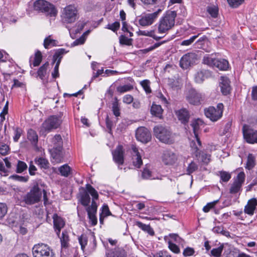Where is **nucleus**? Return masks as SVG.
Here are the masks:
<instances>
[{
  "label": "nucleus",
  "mask_w": 257,
  "mask_h": 257,
  "mask_svg": "<svg viewBox=\"0 0 257 257\" xmlns=\"http://www.w3.org/2000/svg\"><path fill=\"white\" fill-rule=\"evenodd\" d=\"M112 110L113 114L117 117L120 115V109L117 99L112 103Z\"/></svg>",
  "instance_id": "5fc2aeb1"
},
{
  "label": "nucleus",
  "mask_w": 257,
  "mask_h": 257,
  "mask_svg": "<svg viewBox=\"0 0 257 257\" xmlns=\"http://www.w3.org/2000/svg\"><path fill=\"white\" fill-rule=\"evenodd\" d=\"M176 114L178 119L182 123L185 124L188 122L189 119V114L186 109L182 108L176 111Z\"/></svg>",
  "instance_id": "393cba45"
},
{
  "label": "nucleus",
  "mask_w": 257,
  "mask_h": 257,
  "mask_svg": "<svg viewBox=\"0 0 257 257\" xmlns=\"http://www.w3.org/2000/svg\"><path fill=\"white\" fill-rule=\"evenodd\" d=\"M208 72V71H205L204 72L203 71H200L197 72V73L195 75V82L196 83H202L205 77V75Z\"/></svg>",
  "instance_id": "a18cd8bd"
},
{
  "label": "nucleus",
  "mask_w": 257,
  "mask_h": 257,
  "mask_svg": "<svg viewBox=\"0 0 257 257\" xmlns=\"http://www.w3.org/2000/svg\"><path fill=\"white\" fill-rule=\"evenodd\" d=\"M223 109V103H219L216 107L211 106L205 108L204 113L205 116L211 121L216 122L222 117Z\"/></svg>",
  "instance_id": "7ed1b4c3"
},
{
  "label": "nucleus",
  "mask_w": 257,
  "mask_h": 257,
  "mask_svg": "<svg viewBox=\"0 0 257 257\" xmlns=\"http://www.w3.org/2000/svg\"><path fill=\"white\" fill-rule=\"evenodd\" d=\"M163 162L167 165L174 164L177 160L176 155L169 150L164 151L162 156Z\"/></svg>",
  "instance_id": "aec40b11"
},
{
  "label": "nucleus",
  "mask_w": 257,
  "mask_h": 257,
  "mask_svg": "<svg viewBox=\"0 0 257 257\" xmlns=\"http://www.w3.org/2000/svg\"><path fill=\"white\" fill-rule=\"evenodd\" d=\"M61 123L60 116L52 115L47 119L42 124V127L48 132L58 128Z\"/></svg>",
  "instance_id": "1a4fd4ad"
},
{
  "label": "nucleus",
  "mask_w": 257,
  "mask_h": 257,
  "mask_svg": "<svg viewBox=\"0 0 257 257\" xmlns=\"http://www.w3.org/2000/svg\"><path fill=\"white\" fill-rule=\"evenodd\" d=\"M55 40L49 39V37H47L45 39L44 41V46L46 49H48L49 46L51 45H54Z\"/></svg>",
  "instance_id": "774afa93"
},
{
  "label": "nucleus",
  "mask_w": 257,
  "mask_h": 257,
  "mask_svg": "<svg viewBox=\"0 0 257 257\" xmlns=\"http://www.w3.org/2000/svg\"><path fill=\"white\" fill-rule=\"evenodd\" d=\"M212 231L215 233H220L225 236H229V232L224 230L222 226H216L212 228Z\"/></svg>",
  "instance_id": "a19ab883"
},
{
  "label": "nucleus",
  "mask_w": 257,
  "mask_h": 257,
  "mask_svg": "<svg viewBox=\"0 0 257 257\" xmlns=\"http://www.w3.org/2000/svg\"><path fill=\"white\" fill-rule=\"evenodd\" d=\"M255 165V158L252 154H249L247 157L246 166L245 168L250 170L254 167Z\"/></svg>",
  "instance_id": "ea45409f"
},
{
  "label": "nucleus",
  "mask_w": 257,
  "mask_h": 257,
  "mask_svg": "<svg viewBox=\"0 0 257 257\" xmlns=\"http://www.w3.org/2000/svg\"><path fill=\"white\" fill-rule=\"evenodd\" d=\"M136 137L138 141L147 143L151 139V134L149 131L145 127H138L136 132Z\"/></svg>",
  "instance_id": "f8f14e48"
},
{
  "label": "nucleus",
  "mask_w": 257,
  "mask_h": 257,
  "mask_svg": "<svg viewBox=\"0 0 257 257\" xmlns=\"http://www.w3.org/2000/svg\"><path fill=\"white\" fill-rule=\"evenodd\" d=\"M58 170L61 175L65 177H67L72 174V169L67 164H64L60 166Z\"/></svg>",
  "instance_id": "7c9ffc66"
},
{
  "label": "nucleus",
  "mask_w": 257,
  "mask_h": 257,
  "mask_svg": "<svg viewBox=\"0 0 257 257\" xmlns=\"http://www.w3.org/2000/svg\"><path fill=\"white\" fill-rule=\"evenodd\" d=\"M136 225L138 226L140 228L144 230V231H146L151 235H154V231L153 229L151 227L150 225H147L144 224L141 221H137Z\"/></svg>",
  "instance_id": "473e14b6"
},
{
  "label": "nucleus",
  "mask_w": 257,
  "mask_h": 257,
  "mask_svg": "<svg viewBox=\"0 0 257 257\" xmlns=\"http://www.w3.org/2000/svg\"><path fill=\"white\" fill-rule=\"evenodd\" d=\"M78 241L81 245V248L82 250H84L86 245L87 244L88 241L86 235L84 234H82L79 237Z\"/></svg>",
  "instance_id": "603ef678"
},
{
  "label": "nucleus",
  "mask_w": 257,
  "mask_h": 257,
  "mask_svg": "<svg viewBox=\"0 0 257 257\" xmlns=\"http://www.w3.org/2000/svg\"><path fill=\"white\" fill-rule=\"evenodd\" d=\"M47 65H42L38 70L36 77H39L41 80H44L47 74Z\"/></svg>",
  "instance_id": "72a5a7b5"
},
{
  "label": "nucleus",
  "mask_w": 257,
  "mask_h": 257,
  "mask_svg": "<svg viewBox=\"0 0 257 257\" xmlns=\"http://www.w3.org/2000/svg\"><path fill=\"white\" fill-rule=\"evenodd\" d=\"M154 134L161 142L165 144H172L173 140L170 132L162 125H157L154 128Z\"/></svg>",
  "instance_id": "0eeeda50"
},
{
  "label": "nucleus",
  "mask_w": 257,
  "mask_h": 257,
  "mask_svg": "<svg viewBox=\"0 0 257 257\" xmlns=\"http://www.w3.org/2000/svg\"><path fill=\"white\" fill-rule=\"evenodd\" d=\"M177 16L175 11H167L161 18L159 26V33H165L171 29L175 25V20Z\"/></svg>",
  "instance_id": "f257e3e1"
},
{
  "label": "nucleus",
  "mask_w": 257,
  "mask_h": 257,
  "mask_svg": "<svg viewBox=\"0 0 257 257\" xmlns=\"http://www.w3.org/2000/svg\"><path fill=\"white\" fill-rule=\"evenodd\" d=\"M154 257H171V255L166 250H161L153 255Z\"/></svg>",
  "instance_id": "69168bd1"
},
{
  "label": "nucleus",
  "mask_w": 257,
  "mask_h": 257,
  "mask_svg": "<svg viewBox=\"0 0 257 257\" xmlns=\"http://www.w3.org/2000/svg\"><path fill=\"white\" fill-rule=\"evenodd\" d=\"M77 10L74 6L69 5L65 7L62 15V21L64 23H74L78 19Z\"/></svg>",
  "instance_id": "6e6552de"
},
{
  "label": "nucleus",
  "mask_w": 257,
  "mask_h": 257,
  "mask_svg": "<svg viewBox=\"0 0 257 257\" xmlns=\"http://www.w3.org/2000/svg\"><path fill=\"white\" fill-rule=\"evenodd\" d=\"M107 257H126V253L122 247H115L114 249L108 250L106 252Z\"/></svg>",
  "instance_id": "b1692460"
},
{
  "label": "nucleus",
  "mask_w": 257,
  "mask_h": 257,
  "mask_svg": "<svg viewBox=\"0 0 257 257\" xmlns=\"http://www.w3.org/2000/svg\"><path fill=\"white\" fill-rule=\"evenodd\" d=\"M7 212V206L6 204L0 203V219L3 218Z\"/></svg>",
  "instance_id": "052dcab7"
},
{
  "label": "nucleus",
  "mask_w": 257,
  "mask_h": 257,
  "mask_svg": "<svg viewBox=\"0 0 257 257\" xmlns=\"http://www.w3.org/2000/svg\"><path fill=\"white\" fill-rule=\"evenodd\" d=\"M230 81L228 77L221 76L220 81V87L222 93L226 95L229 94L231 90Z\"/></svg>",
  "instance_id": "4be33fe9"
},
{
  "label": "nucleus",
  "mask_w": 257,
  "mask_h": 257,
  "mask_svg": "<svg viewBox=\"0 0 257 257\" xmlns=\"http://www.w3.org/2000/svg\"><path fill=\"white\" fill-rule=\"evenodd\" d=\"M168 244L169 248L172 251L176 253L179 252L180 249L177 245L172 243L171 241H169Z\"/></svg>",
  "instance_id": "0e129e2a"
},
{
  "label": "nucleus",
  "mask_w": 257,
  "mask_h": 257,
  "mask_svg": "<svg viewBox=\"0 0 257 257\" xmlns=\"http://www.w3.org/2000/svg\"><path fill=\"white\" fill-rule=\"evenodd\" d=\"M218 202V200L214 201L212 202H210L207 203L205 206H204L203 208V210L205 212H208L210 211L211 209L214 207L215 204Z\"/></svg>",
  "instance_id": "e2e57ef3"
},
{
  "label": "nucleus",
  "mask_w": 257,
  "mask_h": 257,
  "mask_svg": "<svg viewBox=\"0 0 257 257\" xmlns=\"http://www.w3.org/2000/svg\"><path fill=\"white\" fill-rule=\"evenodd\" d=\"M120 27V23L118 22H115L112 24H108L106 28L112 30L113 32H116L117 30L119 29Z\"/></svg>",
  "instance_id": "680f3d73"
},
{
  "label": "nucleus",
  "mask_w": 257,
  "mask_h": 257,
  "mask_svg": "<svg viewBox=\"0 0 257 257\" xmlns=\"http://www.w3.org/2000/svg\"><path fill=\"white\" fill-rule=\"evenodd\" d=\"M245 180V174L244 172H241L238 174L236 178L234 179L229 189V193L231 194H235L239 192L242 184Z\"/></svg>",
  "instance_id": "9d476101"
},
{
  "label": "nucleus",
  "mask_w": 257,
  "mask_h": 257,
  "mask_svg": "<svg viewBox=\"0 0 257 257\" xmlns=\"http://www.w3.org/2000/svg\"><path fill=\"white\" fill-rule=\"evenodd\" d=\"M205 96L203 94L196 92L194 90V105L201 104L204 102Z\"/></svg>",
  "instance_id": "e433bc0d"
},
{
  "label": "nucleus",
  "mask_w": 257,
  "mask_h": 257,
  "mask_svg": "<svg viewBox=\"0 0 257 257\" xmlns=\"http://www.w3.org/2000/svg\"><path fill=\"white\" fill-rule=\"evenodd\" d=\"M218 175L220 177V182H227L231 178V174L224 171H220L218 172Z\"/></svg>",
  "instance_id": "4c0bfd02"
},
{
  "label": "nucleus",
  "mask_w": 257,
  "mask_h": 257,
  "mask_svg": "<svg viewBox=\"0 0 257 257\" xmlns=\"http://www.w3.org/2000/svg\"><path fill=\"white\" fill-rule=\"evenodd\" d=\"M162 11L161 9H159L154 13L146 15L139 20V24L142 26H147L152 25Z\"/></svg>",
  "instance_id": "f3484780"
},
{
  "label": "nucleus",
  "mask_w": 257,
  "mask_h": 257,
  "mask_svg": "<svg viewBox=\"0 0 257 257\" xmlns=\"http://www.w3.org/2000/svg\"><path fill=\"white\" fill-rule=\"evenodd\" d=\"M35 163L42 168L48 169L49 168V163L48 161L43 157L36 158L35 159Z\"/></svg>",
  "instance_id": "f704fd0d"
},
{
  "label": "nucleus",
  "mask_w": 257,
  "mask_h": 257,
  "mask_svg": "<svg viewBox=\"0 0 257 257\" xmlns=\"http://www.w3.org/2000/svg\"><path fill=\"white\" fill-rule=\"evenodd\" d=\"M0 174L3 176L8 175V171L5 168L3 162L0 160Z\"/></svg>",
  "instance_id": "338daca9"
},
{
  "label": "nucleus",
  "mask_w": 257,
  "mask_h": 257,
  "mask_svg": "<svg viewBox=\"0 0 257 257\" xmlns=\"http://www.w3.org/2000/svg\"><path fill=\"white\" fill-rule=\"evenodd\" d=\"M141 85L147 93L151 92V89L150 86V82L148 80H144L141 82Z\"/></svg>",
  "instance_id": "6e6d98bb"
},
{
  "label": "nucleus",
  "mask_w": 257,
  "mask_h": 257,
  "mask_svg": "<svg viewBox=\"0 0 257 257\" xmlns=\"http://www.w3.org/2000/svg\"><path fill=\"white\" fill-rule=\"evenodd\" d=\"M119 43L121 45H125L131 46L132 45L133 39L132 38H128L124 35H121L119 38Z\"/></svg>",
  "instance_id": "8fccbe9b"
},
{
  "label": "nucleus",
  "mask_w": 257,
  "mask_h": 257,
  "mask_svg": "<svg viewBox=\"0 0 257 257\" xmlns=\"http://www.w3.org/2000/svg\"><path fill=\"white\" fill-rule=\"evenodd\" d=\"M229 5L233 8H235L240 5L244 0H227Z\"/></svg>",
  "instance_id": "13d9d810"
},
{
  "label": "nucleus",
  "mask_w": 257,
  "mask_h": 257,
  "mask_svg": "<svg viewBox=\"0 0 257 257\" xmlns=\"http://www.w3.org/2000/svg\"><path fill=\"white\" fill-rule=\"evenodd\" d=\"M86 191H84L80 193L79 201L84 206H87L90 202L89 194L92 197V201L98 198V194L97 191L90 184L86 185Z\"/></svg>",
  "instance_id": "423d86ee"
},
{
  "label": "nucleus",
  "mask_w": 257,
  "mask_h": 257,
  "mask_svg": "<svg viewBox=\"0 0 257 257\" xmlns=\"http://www.w3.org/2000/svg\"><path fill=\"white\" fill-rule=\"evenodd\" d=\"M51 146L52 148L63 147L62 139L60 135H56L51 139Z\"/></svg>",
  "instance_id": "2f4dec72"
},
{
  "label": "nucleus",
  "mask_w": 257,
  "mask_h": 257,
  "mask_svg": "<svg viewBox=\"0 0 257 257\" xmlns=\"http://www.w3.org/2000/svg\"><path fill=\"white\" fill-rule=\"evenodd\" d=\"M131 150L132 163L137 168H140L143 164V161L139 149L135 145H132Z\"/></svg>",
  "instance_id": "2eb2a0df"
},
{
  "label": "nucleus",
  "mask_w": 257,
  "mask_h": 257,
  "mask_svg": "<svg viewBox=\"0 0 257 257\" xmlns=\"http://www.w3.org/2000/svg\"><path fill=\"white\" fill-rule=\"evenodd\" d=\"M61 246L63 248H67L69 245V237L66 231H63L62 236L60 237Z\"/></svg>",
  "instance_id": "c9c22d12"
},
{
  "label": "nucleus",
  "mask_w": 257,
  "mask_h": 257,
  "mask_svg": "<svg viewBox=\"0 0 257 257\" xmlns=\"http://www.w3.org/2000/svg\"><path fill=\"white\" fill-rule=\"evenodd\" d=\"M10 178L21 182H27L29 179V177L28 176H21L16 174L11 175Z\"/></svg>",
  "instance_id": "49530a36"
},
{
  "label": "nucleus",
  "mask_w": 257,
  "mask_h": 257,
  "mask_svg": "<svg viewBox=\"0 0 257 257\" xmlns=\"http://www.w3.org/2000/svg\"><path fill=\"white\" fill-rule=\"evenodd\" d=\"M63 147H55L49 149L51 155L54 162L58 163H60L63 159V155L62 152Z\"/></svg>",
  "instance_id": "5701e85b"
},
{
  "label": "nucleus",
  "mask_w": 257,
  "mask_h": 257,
  "mask_svg": "<svg viewBox=\"0 0 257 257\" xmlns=\"http://www.w3.org/2000/svg\"><path fill=\"white\" fill-rule=\"evenodd\" d=\"M42 197V191L38 184L35 185L23 197L27 205H33L39 202Z\"/></svg>",
  "instance_id": "39448f33"
},
{
  "label": "nucleus",
  "mask_w": 257,
  "mask_h": 257,
  "mask_svg": "<svg viewBox=\"0 0 257 257\" xmlns=\"http://www.w3.org/2000/svg\"><path fill=\"white\" fill-rule=\"evenodd\" d=\"M28 168L26 163L22 161H18L17 165L16 172L17 173H22Z\"/></svg>",
  "instance_id": "37998d69"
},
{
  "label": "nucleus",
  "mask_w": 257,
  "mask_h": 257,
  "mask_svg": "<svg viewBox=\"0 0 257 257\" xmlns=\"http://www.w3.org/2000/svg\"><path fill=\"white\" fill-rule=\"evenodd\" d=\"M243 137L248 144H253L257 143V131L252 128H243Z\"/></svg>",
  "instance_id": "a211bd4d"
},
{
  "label": "nucleus",
  "mask_w": 257,
  "mask_h": 257,
  "mask_svg": "<svg viewBox=\"0 0 257 257\" xmlns=\"http://www.w3.org/2000/svg\"><path fill=\"white\" fill-rule=\"evenodd\" d=\"M13 130L14 131V136L13 137V140L15 142H18L19 139L20 138L22 135L23 130L21 128L19 127H14Z\"/></svg>",
  "instance_id": "de8ad7c7"
},
{
  "label": "nucleus",
  "mask_w": 257,
  "mask_h": 257,
  "mask_svg": "<svg viewBox=\"0 0 257 257\" xmlns=\"http://www.w3.org/2000/svg\"><path fill=\"white\" fill-rule=\"evenodd\" d=\"M97 208V204L94 200L92 201L91 205L86 208L89 223L92 226L96 225L97 223V219L96 216Z\"/></svg>",
  "instance_id": "dca6fc26"
},
{
  "label": "nucleus",
  "mask_w": 257,
  "mask_h": 257,
  "mask_svg": "<svg viewBox=\"0 0 257 257\" xmlns=\"http://www.w3.org/2000/svg\"><path fill=\"white\" fill-rule=\"evenodd\" d=\"M10 152V146L6 139L2 137L0 139V154L2 156H6Z\"/></svg>",
  "instance_id": "bb28decb"
},
{
  "label": "nucleus",
  "mask_w": 257,
  "mask_h": 257,
  "mask_svg": "<svg viewBox=\"0 0 257 257\" xmlns=\"http://www.w3.org/2000/svg\"><path fill=\"white\" fill-rule=\"evenodd\" d=\"M141 177L143 180L153 179L152 178V172L147 168H144L143 170L141 172Z\"/></svg>",
  "instance_id": "c03bdc74"
},
{
  "label": "nucleus",
  "mask_w": 257,
  "mask_h": 257,
  "mask_svg": "<svg viewBox=\"0 0 257 257\" xmlns=\"http://www.w3.org/2000/svg\"><path fill=\"white\" fill-rule=\"evenodd\" d=\"M200 126H204L202 120L199 118L194 120V149H195L196 147L199 149L202 147L201 141L197 133Z\"/></svg>",
  "instance_id": "ddd939ff"
},
{
  "label": "nucleus",
  "mask_w": 257,
  "mask_h": 257,
  "mask_svg": "<svg viewBox=\"0 0 257 257\" xmlns=\"http://www.w3.org/2000/svg\"><path fill=\"white\" fill-rule=\"evenodd\" d=\"M133 87L130 85H124L117 87V91L120 93H124L131 90Z\"/></svg>",
  "instance_id": "bf43d9fd"
},
{
  "label": "nucleus",
  "mask_w": 257,
  "mask_h": 257,
  "mask_svg": "<svg viewBox=\"0 0 257 257\" xmlns=\"http://www.w3.org/2000/svg\"><path fill=\"white\" fill-rule=\"evenodd\" d=\"M32 253L34 257H55L53 249L43 243L35 244L32 248Z\"/></svg>",
  "instance_id": "f03ea898"
},
{
  "label": "nucleus",
  "mask_w": 257,
  "mask_h": 257,
  "mask_svg": "<svg viewBox=\"0 0 257 257\" xmlns=\"http://www.w3.org/2000/svg\"><path fill=\"white\" fill-rule=\"evenodd\" d=\"M34 9L36 11L44 13L50 17H55L57 11L54 6L50 3L44 0H38L34 3Z\"/></svg>",
  "instance_id": "20e7f679"
},
{
  "label": "nucleus",
  "mask_w": 257,
  "mask_h": 257,
  "mask_svg": "<svg viewBox=\"0 0 257 257\" xmlns=\"http://www.w3.org/2000/svg\"><path fill=\"white\" fill-rule=\"evenodd\" d=\"M54 227L56 231V234L60 237V231L65 225V221L64 220L57 214H54L53 216Z\"/></svg>",
  "instance_id": "412c9836"
},
{
  "label": "nucleus",
  "mask_w": 257,
  "mask_h": 257,
  "mask_svg": "<svg viewBox=\"0 0 257 257\" xmlns=\"http://www.w3.org/2000/svg\"><path fill=\"white\" fill-rule=\"evenodd\" d=\"M212 69L216 71H227L230 69V65H210Z\"/></svg>",
  "instance_id": "4d7b16f0"
},
{
  "label": "nucleus",
  "mask_w": 257,
  "mask_h": 257,
  "mask_svg": "<svg viewBox=\"0 0 257 257\" xmlns=\"http://www.w3.org/2000/svg\"><path fill=\"white\" fill-rule=\"evenodd\" d=\"M42 59V55L41 52L37 50L35 54L33 62L32 64H40Z\"/></svg>",
  "instance_id": "864d4df0"
},
{
  "label": "nucleus",
  "mask_w": 257,
  "mask_h": 257,
  "mask_svg": "<svg viewBox=\"0 0 257 257\" xmlns=\"http://www.w3.org/2000/svg\"><path fill=\"white\" fill-rule=\"evenodd\" d=\"M27 138L31 142V144L36 146L38 142V136L37 133L32 129L28 130L27 133Z\"/></svg>",
  "instance_id": "c756f323"
},
{
  "label": "nucleus",
  "mask_w": 257,
  "mask_h": 257,
  "mask_svg": "<svg viewBox=\"0 0 257 257\" xmlns=\"http://www.w3.org/2000/svg\"><path fill=\"white\" fill-rule=\"evenodd\" d=\"M195 154L197 162L201 165H207L211 161V155L205 151L200 150L197 147H196Z\"/></svg>",
  "instance_id": "9b49d317"
},
{
  "label": "nucleus",
  "mask_w": 257,
  "mask_h": 257,
  "mask_svg": "<svg viewBox=\"0 0 257 257\" xmlns=\"http://www.w3.org/2000/svg\"><path fill=\"white\" fill-rule=\"evenodd\" d=\"M193 60V53H188L181 58L180 64H191Z\"/></svg>",
  "instance_id": "58836bf2"
},
{
  "label": "nucleus",
  "mask_w": 257,
  "mask_h": 257,
  "mask_svg": "<svg viewBox=\"0 0 257 257\" xmlns=\"http://www.w3.org/2000/svg\"><path fill=\"white\" fill-rule=\"evenodd\" d=\"M66 51L64 49H60L56 51L54 55L53 56V62L52 64H59L61 62L63 55L66 53Z\"/></svg>",
  "instance_id": "c85d7f7f"
},
{
  "label": "nucleus",
  "mask_w": 257,
  "mask_h": 257,
  "mask_svg": "<svg viewBox=\"0 0 257 257\" xmlns=\"http://www.w3.org/2000/svg\"><path fill=\"white\" fill-rule=\"evenodd\" d=\"M256 201V199L255 198H251L249 199L247 204L245 206L244 209V212L245 213L252 216L254 214V210L256 209V205L254 203Z\"/></svg>",
  "instance_id": "a878e982"
},
{
  "label": "nucleus",
  "mask_w": 257,
  "mask_h": 257,
  "mask_svg": "<svg viewBox=\"0 0 257 257\" xmlns=\"http://www.w3.org/2000/svg\"><path fill=\"white\" fill-rule=\"evenodd\" d=\"M124 151L121 145L117 146L112 152L113 160L118 165V168L120 169H121V168H120L119 166L124 163Z\"/></svg>",
  "instance_id": "6ab92c4d"
},
{
  "label": "nucleus",
  "mask_w": 257,
  "mask_h": 257,
  "mask_svg": "<svg viewBox=\"0 0 257 257\" xmlns=\"http://www.w3.org/2000/svg\"><path fill=\"white\" fill-rule=\"evenodd\" d=\"M223 249V245H220L217 248H213L211 251V254L214 257H220Z\"/></svg>",
  "instance_id": "3c124183"
},
{
  "label": "nucleus",
  "mask_w": 257,
  "mask_h": 257,
  "mask_svg": "<svg viewBox=\"0 0 257 257\" xmlns=\"http://www.w3.org/2000/svg\"><path fill=\"white\" fill-rule=\"evenodd\" d=\"M206 38H201L194 44V49H203L205 43L206 42Z\"/></svg>",
  "instance_id": "09e8293b"
},
{
  "label": "nucleus",
  "mask_w": 257,
  "mask_h": 257,
  "mask_svg": "<svg viewBox=\"0 0 257 257\" xmlns=\"http://www.w3.org/2000/svg\"><path fill=\"white\" fill-rule=\"evenodd\" d=\"M204 64H229L228 61L221 58H218L216 54L206 55L204 56Z\"/></svg>",
  "instance_id": "4468645a"
},
{
  "label": "nucleus",
  "mask_w": 257,
  "mask_h": 257,
  "mask_svg": "<svg viewBox=\"0 0 257 257\" xmlns=\"http://www.w3.org/2000/svg\"><path fill=\"white\" fill-rule=\"evenodd\" d=\"M207 12L212 18H216L218 15V8L214 5L208 6L207 7Z\"/></svg>",
  "instance_id": "79ce46f5"
},
{
  "label": "nucleus",
  "mask_w": 257,
  "mask_h": 257,
  "mask_svg": "<svg viewBox=\"0 0 257 257\" xmlns=\"http://www.w3.org/2000/svg\"><path fill=\"white\" fill-rule=\"evenodd\" d=\"M163 109L160 105L156 104L153 103L151 108V113L152 115L159 118H162Z\"/></svg>",
  "instance_id": "cd10ccee"
}]
</instances>
